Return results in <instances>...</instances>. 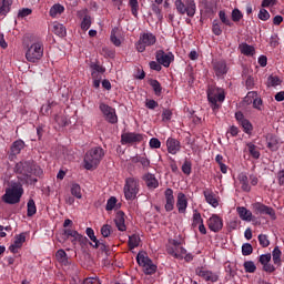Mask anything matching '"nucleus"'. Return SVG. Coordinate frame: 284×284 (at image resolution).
<instances>
[{
    "label": "nucleus",
    "mask_w": 284,
    "mask_h": 284,
    "mask_svg": "<svg viewBox=\"0 0 284 284\" xmlns=\"http://www.w3.org/2000/svg\"><path fill=\"white\" fill-rule=\"evenodd\" d=\"M24 58L29 63H39L43 59V52L45 47L43 41L38 38H29L28 41L23 42Z\"/></svg>",
    "instance_id": "f257e3e1"
},
{
    "label": "nucleus",
    "mask_w": 284,
    "mask_h": 284,
    "mask_svg": "<svg viewBox=\"0 0 284 284\" xmlns=\"http://www.w3.org/2000/svg\"><path fill=\"white\" fill-rule=\"evenodd\" d=\"M206 94L210 108L214 114H216L219 110H221L223 101H225V90L223 88L211 84L207 88Z\"/></svg>",
    "instance_id": "f03ea898"
},
{
    "label": "nucleus",
    "mask_w": 284,
    "mask_h": 284,
    "mask_svg": "<svg viewBox=\"0 0 284 284\" xmlns=\"http://www.w3.org/2000/svg\"><path fill=\"white\" fill-rule=\"evenodd\" d=\"M105 156V151L101 146H95L87 151L84 155V169L85 170H97L101 161Z\"/></svg>",
    "instance_id": "7ed1b4c3"
},
{
    "label": "nucleus",
    "mask_w": 284,
    "mask_h": 284,
    "mask_svg": "<svg viewBox=\"0 0 284 284\" xmlns=\"http://www.w3.org/2000/svg\"><path fill=\"white\" fill-rule=\"evenodd\" d=\"M168 254L170 256H173L174 258H184L186 263H190V261H193L194 256L192 254H187V251L185 247H183V244L176 240L171 241V245L166 247Z\"/></svg>",
    "instance_id": "20e7f679"
},
{
    "label": "nucleus",
    "mask_w": 284,
    "mask_h": 284,
    "mask_svg": "<svg viewBox=\"0 0 284 284\" xmlns=\"http://www.w3.org/2000/svg\"><path fill=\"white\" fill-rule=\"evenodd\" d=\"M21 196H23V187L19 184H13L6 190V193L2 195V201L3 203H8V205H16V203L21 201Z\"/></svg>",
    "instance_id": "39448f33"
},
{
    "label": "nucleus",
    "mask_w": 284,
    "mask_h": 284,
    "mask_svg": "<svg viewBox=\"0 0 284 284\" xmlns=\"http://www.w3.org/2000/svg\"><path fill=\"white\" fill-rule=\"evenodd\" d=\"M174 6L178 14H186L191 19L196 14V1L194 0H175Z\"/></svg>",
    "instance_id": "423d86ee"
},
{
    "label": "nucleus",
    "mask_w": 284,
    "mask_h": 284,
    "mask_svg": "<svg viewBox=\"0 0 284 284\" xmlns=\"http://www.w3.org/2000/svg\"><path fill=\"white\" fill-rule=\"evenodd\" d=\"M139 180H136L135 178H128L123 187L124 199H126V201H134V199H136V195L139 194Z\"/></svg>",
    "instance_id": "0eeeda50"
},
{
    "label": "nucleus",
    "mask_w": 284,
    "mask_h": 284,
    "mask_svg": "<svg viewBox=\"0 0 284 284\" xmlns=\"http://www.w3.org/2000/svg\"><path fill=\"white\" fill-rule=\"evenodd\" d=\"M156 44V36L152 32H144L140 34L139 41L135 42V50L145 52V48H152Z\"/></svg>",
    "instance_id": "6e6552de"
},
{
    "label": "nucleus",
    "mask_w": 284,
    "mask_h": 284,
    "mask_svg": "<svg viewBox=\"0 0 284 284\" xmlns=\"http://www.w3.org/2000/svg\"><path fill=\"white\" fill-rule=\"evenodd\" d=\"M136 262L143 267L144 274L152 275L156 273V265L152 262V260H150L148 253H138Z\"/></svg>",
    "instance_id": "1a4fd4ad"
},
{
    "label": "nucleus",
    "mask_w": 284,
    "mask_h": 284,
    "mask_svg": "<svg viewBox=\"0 0 284 284\" xmlns=\"http://www.w3.org/2000/svg\"><path fill=\"white\" fill-rule=\"evenodd\" d=\"M148 136L143 133L136 132H124L121 134V144L122 145H139L143 143Z\"/></svg>",
    "instance_id": "9d476101"
},
{
    "label": "nucleus",
    "mask_w": 284,
    "mask_h": 284,
    "mask_svg": "<svg viewBox=\"0 0 284 284\" xmlns=\"http://www.w3.org/2000/svg\"><path fill=\"white\" fill-rule=\"evenodd\" d=\"M14 172L20 181H28L32 176V162L21 161L16 164Z\"/></svg>",
    "instance_id": "9b49d317"
},
{
    "label": "nucleus",
    "mask_w": 284,
    "mask_h": 284,
    "mask_svg": "<svg viewBox=\"0 0 284 284\" xmlns=\"http://www.w3.org/2000/svg\"><path fill=\"white\" fill-rule=\"evenodd\" d=\"M100 111L102 112L105 121L112 125L119 123V116L116 115V109L105 104L100 103Z\"/></svg>",
    "instance_id": "f8f14e48"
},
{
    "label": "nucleus",
    "mask_w": 284,
    "mask_h": 284,
    "mask_svg": "<svg viewBox=\"0 0 284 284\" xmlns=\"http://www.w3.org/2000/svg\"><path fill=\"white\" fill-rule=\"evenodd\" d=\"M254 214H266L272 221H276V211L272 206H267L261 202L252 204Z\"/></svg>",
    "instance_id": "ddd939ff"
},
{
    "label": "nucleus",
    "mask_w": 284,
    "mask_h": 284,
    "mask_svg": "<svg viewBox=\"0 0 284 284\" xmlns=\"http://www.w3.org/2000/svg\"><path fill=\"white\" fill-rule=\"evenodd\" d=\"M195 273H196V276H200V278H202L206 283H216V281H219V274H216L203 266L197 267L195 270Z\"/></svg>",
    "instance_id": "4468645a"
},
{
    "label": "nucleus",
    "mask_w": 284,
    "mask_h": 284,
    "mask_svg": "<svg viewBox=\"0 0 284 284\" xmlns=\"http://www.w3.org/2000/svg\"><path fill=\"white\" fill-rule=\"evenodd\" d=\"M155 60L158 61V63H160V65H163L164 68H170L172 62H174V53H165V51L163 50H158L155 52Z\"/></svg>",
    "instance_id": "2eb2a0df"
},
{
    "label": "nucleus",
    "mask_w": 284,
    "mask_h": 284,
    "mask_svg": "<svg viewBox=\"0 0 284 284\" xmlns=\"http://www.w3.org/2000/svg\"><path fill=\"white\" fill-rule=\"evenodd\" d=\"M206 225L211 232H221V230H223V217L219 214H213L206 221Z\"/></svg>",
    "instance_id": "dca6fc26"
},
{
    "label": "nucleus",
    "mask_w": 284,
    "mask_h": 284,
    "mask_svg": "<svg viewBox=\"0 0 284 284\" xmlns=\"http://www.w3.org/2000/svg\"><path fill=\"white\" fill-rule=\"evenodd\" d=\"M270 261H272V254L270 253L262 254L258 260L261 265H263V271L267 272V274L276 272V267L273 264H271Z\"/></svg>",
    "instance_id": "f3484780"
},
{
    "label": "nucleus",
    "mask_w": 284,
    "mask_h": 284,
    "mask_svg": "<svg viewBox=\"0 0 284 284\" xmlns=\"http://www.w3.org/2000/svg\"><path fill=\"white\" fill-rule=\"evenodd\" d=\"M164 201H165V204H164V210L166 212H172V210H174V203H175V200H174V190L172 189H166L164 191Z\"/></svg>",
    "instance_id": "a211bd4d"
},
{
    "label": "nucleus",
    "mask_w": 284,
    "mask_h": 284,
    "mask_svg": "<svg viewBox=\"0 0 284 284\" xmlns=\"http://www.w3.org/2000/svg\"><path fill=\"white\" fill-rule=\"evenodd\" d=\"M23 148H26V142L23 140H16L10 146L9 159L11 161L16 159L18 154H21Z\"/></svg>",
    "instance_id": "6ab92c4d"
},
{
    "label": "nucleus",
    "mask_w": 284,
    "mask_h": 284,
    "mask_svg": "<svg viewBox=\"0 0 284 284\" xmlns=\"http://www.w3.org/2000/svg\"><path fill=\"white\" fill-rule=\"evenodd\" d=\"M246 101L248 103H252V99H253V108H255V110H263V99L258 98V93L256 91H250L246 94Z\"/></svg>",
    "instance_id": "aec40b11"
},
{
    "label": "nucleus",
    "mask_w": 284,
    "mask_h": 284,
    "mask_svg": "<svg viewBox=\"0 0 284 284\" xmlns=\"http://www.w3.org/2000/svg\"><path fill=\"white\" fill-rule=\"evenodd\" d=\"M214 73L217 77H224L227 74V62L225 60H215L212 62Z\"/></svg>",
    "instance_id": "412c9836"
},
{
    "label": "nucleus",
    "mask_w": 284,
    "mask_h": 284,
    "mask_svg": "<svg viewBox=\"0 0 284 284\" xmlns=\"http://www.w3.org/2000/svg\"><path fill=\"white\" fill-rule=\"evenodd\" d=\"M166 150L169 154H179L181 152V141L174 138H168L166 140Z\"/></svg>",
    "instance_id": "4be33fe9"
},
{
    "label": "nucleus",
    "mask_w": 284,
    "mask_h": 284,
    "mask_svg": "<svg viewBox=\"0 0 284 284\" xmlns=\"http://www.w3.org/2000/svg\"><path fill=\"white\" fill-rule=\"evenodd\" d=\"M203 196L206 203H209V205H211L212 207L219 206V196L214 193L212 189H205L203 191Z\"/></svg>",
    "instance_id": "5701e85b"
},
{
    "label": "nucleus",
    "mask_w": 284,
    "mask_h": 284,
    "mask_svg": "<svg viewBox=\"0 0 284 284\" xmlns=\"http://www.w3.org/2000/svg\"><path fill=\"white\" fill-rule=\"evenodd\" d=\"M24 242L26 233H20L19 235H16L13 244L9 246L10 252H12V254H17L19 250L23 247Z\"/></svg>",
    "instance_id": "b1692460"
},
{
    "label": "nucleus",
    "mask_w": 284,
    "mask_h": 284,
    "mask_svg": "<svg viewBox=\"0 0 284 284\" xmlns=\"http://www.w3.org/2000/svg\"><path fill=\"white\" fill-rule=\"evenodd\" d=\"M142 180L144 181L148 190H156V187H159V180L156 179V175L152 173H145L142 176Z\"/></svg>",
    "instance_id": "393cba45"
},
{
    "label": "nucleus",
    "mask_w": 284,
    "mask_h": 284,
    "mask_svg": "<svg viewBox=\"0 0 284 284\" xmlns=\"http://www.w3.org/2000/svg\"><path fill=\"white\" fill-rule=\"evenodd\" d=\"M176 209L179 214H185L187 212V196L183 192L178 194Z\"/></svg>",
    "instance_id": "a878e982"
},
{
    "label": "nucleus",
    "mask_w": 284,
    "mask_h": 284,
    "mask_svg": "<svg viewBox=\"0 0 284 284\" xmlns=\"http://www.w3.org/2000/svg\"><path fill=\"white\" fill-rule=\"evenodd\" d=\"M114 223L119 232H125L128 230V226L125 225V213L123 211H119L115 214Z\"/></svg>",
    "instance_id": "bb28decb"
},
{
    "label": "nucleus",
    "mask_w": 284,
    "mask_h": 284,
    "mask_svg": "<svg viewBox=\"0 0 284 284\" xmlns=\"http://www.w3.org/2000/svg\"><path fill=\"white\" fill-rule=\"evenodd\" d=\"M131 163H133L134 165H136V163H140L143 168V170H150V159H148V156L144 155H135L133 158H131Z\"/></svg>",
    "instance_id": "cd10ccee"
},
{
    "label": "nucleus",
    "mask_w": 284,
    "mask_h": 284,
    "mask_svg": "<svg viewBox=\"0 0 284 284\" xmlns=\"http://www.w3.org/2000/svg\"><path fill=\"white\" fill-rule=\"evenodd\" d=\"M239 50L241 54H244V57H254V54H256V49L247 43L240 44Z\"/></svg>",
    "instance_id": "c85d7f7f"
},
{
    "label": "nucleus",
    "mask_w": 284,
    "mask_h": 284,
    "mask_svg": "<svg viewBox=\"0 0 284 284\" xmlns=\"http://www.w3.org/2000/svg\"><path fill=\"white\" fill-rule=\"evenodd\" d=\"M237 179L240 181V185H241V189L243 190V192H251L252 191V186H250V181H248L247 175L245 173H240Z\"/></svg>",
    "instance_id": "c756f323"
},
{
    "label": "nucleus",
    "mask_w": 284,
    "mask_h": 284,
    "mask_svg": "<svg viewBox=\"0 0 284 284\" xmlns=\"http://www.w3.org/2000/svg\"><path fill=\"white\" fill-rule=\"evenodd\" d=\"M12 0H0V17H6L12 8Z\"/></svg>",
    "instance_id": "7c9ffc66"
},
{
    "label": "nucleus",
    "mask_w": 284,
    "mask_h": 284,
    "mask_svg": "<svg viewBox=\"0 0 284 284\" xmlns=\"http://www.w3.org/2000/svg\"><path fill=\"white\" fill-rule=\"evenodd\" d=\"M52 32H53V34H57V37H61V38L65 37V34H68L65 27L59 22H53Z\"/></svg>",
    "instance_id": "2f4dec72"
},
{
    "label": "nucleus",
    "mask_w": 284,
    "mask_h": 284,
    "mask_svg": "<svg viewBox=\"0 0 284 284\" xmlns=\"http://www.w3.org/2000/svg\"><path fill=\"white\" fill-rule=\"evenodd\" d=\"M236 212L242 221H252V212L245 206H239Z\"/></svg>",
    "instance_id": "473e14b6"
},
{
    "label": "nucleus",
    "mask_w": 284,
    "mask_h": 284,
    "mask_svg": "<svg viewBox=\"0 0 284 284\" xmlns=\"http://www.w3.org/2000/svg\"><path fill=\"white\" fill-rule=\"evenodd\" d=\"M129 250H134L141 245V236L139 234H133L129 236L128 241Z\"/></svg>",
    "instance_id": "72a5a7b5"
},
{
    "label": "nucleus",
    "mask_w": 284,
    "mask_h": 284,
    "mask_svg": "<svg viewBox=\"0 0 284 284\" xmlns=\"http://www.w3.org/2000/svg\"><path fill=\"white\" fill-rule=\"evenodd\" d=\"M63 12H65V8L58 3L51 7L49 14L52 17V19H55V17L63 14Z\"/></svg>",
    "instance_id": "f704fd0d"
},
{
    "label": "nucleus",
    "mask_w": 284,
    "mask_h": 284,
    "mask_svg": "<svg viewBox=\"0 0 284 284\" xmlns=\"http://www.w3.org/2000/svg\"><path fill=\"white\" fill-rule=\"evenodd\" d=\"M283 80L278 75L271 74L266 80L267 88H276V85H281Z\"/></svg>",
    "instance_id": "c9c22d12"
},
{
    "label": "nucleus",
    "mask_w": 284,
    "mask_h": 284,
    "mask_svg": "<svg viewBox=\"0 0 284 284\" xmlns=\"http://www.w3.org/2000/svg\"><path fill=\"white\" fill-rule=\"evenodd\" d=\"M283 255V252H281V248L278 246H275L273 252H272V256H273V263L274 265H276L277 267H281V256Z\"/></svg>",
    "instance_id": "e433bc0d"
},
{
    "label": "nucleus",
    "mask_w": 284,
    "mask_h": 284,
    "mask_svg": "<svg viewBox=\"0 0 284 284\" xmlns=\"http://www.w3.org/2000/svg\"><path fill=\"white\" fill-rule=\"evenodd\" d=\"M246 148L253 159H261V152L254 143H247Z\"/></svg>",
    "instance_id": "4c0bfd02"
},
{
    "label": "nucleus",
    "mask_w": 284,
    "mask_h": 284,
    "mask_svg": "<svg viewBox=\"0 0 284 284\" xmlns=\"http://www.w3.org/2000/svg\"><path fill=\"white\" fill-rule=\"evenodd\" d=\"M202 223L203 217L201 216V213L197 210H194L192 216V227L196 229V226L201 225Z\"/></svg>",
    "instance_id": "58836bf2"
},
{
    "label": "nucleus",
    "mask_w": 284,
    "mask_h": 284,
    "mask_svg": "<svg viewBox=\"0 0 284 284\" xmlns=\"http://www.w3.org/2000/svg\"><path fill=\"white\" fill-rule=\"evenodd\" d=\"M71 194L75 199H79V200L83 199V193L81 192V185H79L77 183H72L71 184Z\"/></svg>",
    "instance_id": "ea45409f"
},
{
    "label": "nucleus",
    "mask_w": 284,
    "mask_h": 284,
    "mask_svg": "<svg viewBox=\"0 0 284 284\" xmlns=\"http://www.w3.org/2000/svg\"><path fill=\"white\" fill-rule=\"evenodd\" d=\"M150 85L153 89L155 97H161V94L163 92L161 82H159L158 80H151Z\"/></svg>",
    "instance_id": "a19ab883"
},
{
    "label": "nucleus",
    "mask_w": 284,
    "mask_h": 284,
    "mask_svg": "<svg viewBox=\"0 0 284 284\" xmlns=\"http://www.w3.org/2000/svg\"><path fill=\"white\" fill-rule=\"evenodd\" d=\"M267 148L272 150V152H276L278 150V140L274 135H270L267 138Z\"/></svg>",
    "instance_id": "79ce46f5"
},
{
    "label": "nucleus",
    "mask_w": 284,
    "mask_h": 284,
    "mask_svg": "<svg viewBox=\"0 0 284 284\" xmlns=\"http://www.w3.org/2000/svg\"><path fill=\"white\" fill-rule=\"evenodd\" d=\"M90 68L91 70H93L91 73L93 79H97V72H99L100 74H103V72H105V68H103L99 63H91Z\"/></svg>",
    "instance_id": "37998d69"
},
{
    "label": "nucleus",
    "mask_w": 284,
    "mask_h": 284,
    "mask_svg": "<svg viewBox=\"0 0 284 284\" xmlns=\"http://www.w3.org/2000/svg\"><path fill=\"white\" fill-rule=\"evenodd\" d=\"M55 258L59 263H68V253L63 248H60L55 253Z\"/></svg>",
    "instance_id": "c03bdc74"
},
{
    "label": "nucleus",
    "mask_w": 284,
    "mask_h": 284,
    "mask_svg": "<svg viewBox=\"0 0 284 284\" xmlns=\"http://www.w3.org/2000/svg\"><path fill=\"white\" fill-rule=\"evenodd\" d=\"M27 215L28 216H34L37 214V204L34 203V200H29L27 204Z\"/></svg>",
    "instance_id": "a18cd8bd"
},
{
    "label": "nucleus",
    "mask_w": 284,
    "mask_h": 284,
    "mask_svg": "<svg viewBox=\"0 0 284 284\" xmlns=\"http://www.w3.org/2000/svg\"><path fill=\"white\" fill-rule=\"evenodd\" d=\"M151 10L156 16L159 21L163 20V10L161 9V7H159V3L155 2L151 4Z\"/></svg>",
    "instance_id": "49530a36"
},
{
    "label": "nucleus",
    "mask_w": 284,
    "mask_h": 284,
    "mask_svg": "<svg viewBox=\"0 0 284 284\" xmlns=\"http://www.w3.org/2000/svg\"><path fill=\"white\" fill-rule=\"evenodd\" d=\"M212 32L215 37H221L223 34V29L219 20H214L212 24Z\"/></svg>",
    "instance_id": "de8ad7c7"
},
{
    "label": "nucleus",
    "mask_w": 284,
    "mask_h": 284,
    "mask_svg": "<svg viewBox=\"0 0 284 284\" xmlns=\"http://www.w3.org/2000/svg\"><path fill=\"white\" fill-rule=\"evenodd\" d=\"M87 236L94 243L93 247L99 248V240L97 239V235H94V230L92 227L87 229Z\"/></svg>",
    "instance_id": "09e8293b"
},
{
    "label": "nucleus",
    "mask_w": 284,
    "mask_h": 284,
    "mask_svg": "<svg viewBox=\"0 0 284 284\" xmlns=\"http://www.w3.org/2000/svg\"><path fill=\"white\" fill-rule=\"evenodd\" d=\"M219 18L222 21V23H224V26H229V28H232L234 26V23H232V21L227 18V14L225 13L224 10H221L219 12Z\"/></svg>",
    "instance_id": "8fccbe9b"
},
{
    "label": "nucleus",
    "mask_w": 284,
    "mask_h": 284,
    "mask_svg": "<svg viewBox=\"0 0 284 284\" xmlns=\"http://www.w3.org/2000/svg\"><path fill=\"white\" fill-rule=\"evenodd\" d=\"M244 270L247 274H254L256 272V264L253 261L244 262Z\"/></svg>",
    "instance_id": "3c124183"
},
{
    "label": "nucleus",
    "mask_w": 284,
    "mask_h": 284,
    "mask_svg": "<svg viewBox=\"0 0 284 284\" xmlns=\"http://www.w3.org/2000/svg\"><path fill=\"white\" fill-rule=\"evenodd\" d=\"M129 6L133 17H139V0H129Z\"/></svg>",
    "instance_id": "603ef678"
},
{
    "label": "nucleus",
    "mask_w": 284,
    "mask_h": 284,
    "mask_svg": "<svg viewBox=\"0 0 284 284\" xmlns=\"http://www.w3.org/2000/svg\"><path fill=\"white\" fill-rule=\"evenodd\" d=\"M116 203H118V200L114 196H111L106 201V205H105L106 212H112V210H114V207H116Z\"/></svg>",
    "instance_id": "864d4df0"
},
{
    "label": "nucleus",
    "mask_w": 284,
    "mask_h": 284,
    "mask_svg": "<svg viewBox=\"0 0 284 284\" xmlns=\"http://www.w3.org/2000/svg\"><path fill=\"white\" fill-rule=\"evenodd\" d=\"M90 26H92V18H90V16H85L81 22V30H90Z\"/></svg>",
    "instance_id": "5fc2aeb1"
},
{
    "label": "nucleus",
    "mask_w": 284,
    "mask_h": 284,
    "mask_svg": "<svg viewBox=\"0 0 284 284\" xmlns=\"http://www.w3.org/2000/svg\"><path fill=\"white\" fill-rule=\"evenodd\" d=\"M240 125L243 128L246 134H250V132L253 130L252 123L247 119L243 120Z\"/></svg>",
    "instance_id": "6e6d98bb"
},
{
    "label": "nucleus",
    "mask_w": 284,
    "mask_h": 284,
    "mask_svg": "<svg viewBox=\"0 0 284 284\" xmlns=\"http://www.w3.org/2000/svg\"><path fill=\"white\" fill-rule=\"evenodd\" d=\"M182 172L186 174V176H190L192 174V162L185 161L182 165Z\"/></svg>",
    "instance_id": "4d7b16f0"
},
{
    "label": "nucleus",
    "mask_w": 284,
    "mask_h": 284,
    "mask_svg": "<svg viewBox=\"0 0 284 284\" xmlns=\"http://www.w3.org/2000/svg\"><path fill=\"white\" fill-rule=\"evenodd\" d=\"M254 85H256V80L254 79V77L248 75L245 80L246 90H254Z\"/></svg>",
    "instance_id": "13d9d810"
},
{
    "label": "nucleus",
    "mask_w": 284,
    "mask_h": 284,
    "mask_svg": "<svg viewBox=\"0 0 284 284\" xmlns=\"http://www.w3.org/2000/svg\"><path fill=\"white\" fill-rule=\"evenodd\" d=\"M254 252V248L252 247V244L245 243L242 245V254L243 256H250Z\"/></svg>",
    "instance_id": "bf43d9fd"
},
{
    "label": "nucleus",
    "mask_w": 284,
    "mask_h": 284,
    "mask_svg": "<svg viewBox=\"0 0 284 284\" xmlns=\"http://www.w3.org/2000/svg\"><path fill=\"white\" fill-rule=\"evenodd\" d=\"M232 21H234V23H239V21H241V19H243V13L241 12V10L239 9H234L232 11Z\"/></svg>",
    "instance_id": "052dcab7"
},
{
    "label": "nucleus",
    "mask_w": 284,
    "mask_h": 284,
    "mask_svg": "<svg viewBox=\"0 0 284 284\" xmlns=\"http://www.w3.org/2000/svg\"><path fill=\"white\" fill-rule=\"evenodd\" d=\"M30 14H32V9L30 8L20 9L18 12V19H26V17H30Z\"/></svg>",
    "instance_id": "680f3d73"
},
{
    "label": "nucleus",
    "mask_w": 284,
    "mask_h": 284,
    "mask_svg": "<svg viewBox=\"0 0 284 284\" xmlns=\"http://www.w3.org/2000/svg\"><path fill=\"white\" fill-rule=\"evenodd\" d=\"M101 234L104 239H108V236H110V234H112V225L109 224H104L101 227Z\"/></svg>",
    "instance_id": "e2e57ef3"
},
{
    "label": "nucleus",
    "mask_w": 284,
    "mask_h": 284,
    "mask_svg": "<svg viewBox=\"0 0 284 284\" xmlns=\"http://www.w3.org/2000/svg\"><path fill=\"white\" fill-rule=\"evenodd\" d=\"M260 245L263 247H270V240L267 239V235L260 234L258 235Z\"/></svg>",
    "instance_id": "0e129e2a"
},
{
    "label": "nucleus",
    "mask_w": 284,
    "mask_h": 284,
    "mask_svg": "<svg viewBox=\"0 0 284 284\" xmlns=\"http://www.w3.org/2000/svg\"><path fill=\"white\" fill-rule=\"evenodd\" d=\"M257 17L261 21H268L270 12L266 9H261Z\"/></svg>",
    "instance_id": "69168bd1"
},
{
    "label": "nucleus",
    "mask_w": 284,
    "mask_h": 284,
    "mask_svg": "<svg viewBox=\"0 0 284 284\" xmlns=\"http://www.w3.org/2000/svg\"><path fill=\"white\" fill-rule=\"evenodd\" d=\"M171 120H172V110L163 109L162 121H171Z\"/></svg>",
    "instance_id": "338daca9"
},
{
    "label": "nucleus",
    "mask_w": 284,
    "mask_h": 284,
    "mask_svg": "<svg viewBox=\"0 0 284 284\" xmlns=\"http://www.w3.org/2000/svg\"><path fill=\"white\" fill-rule=\"evenodd\" d=\"M277 183L278 185L283 186L284 185V170H280L276 174Z\"/></svg>",
    "instance_id": "774afa93"
}]
</instances>
